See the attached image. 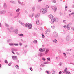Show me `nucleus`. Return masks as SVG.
<instances>
[{
  "mask_svg": "<svg viewBox=\"0 0 74 74\" xmlns=\"http://www.w3.org/2000/svg\"><path fill=\"white\" fill-rule=\"evenodd\" d=\"M73 15V13H72L71 14H70L69 15V16H71V15Z\"/></svg>",
  "mask_w": 74,
  "mask_h": 74,
  "instance_id": "nucleus-47",
  "label": "nucleus"
},
{
  "mask_svg": "<svg viewBox=\"0 0 74 74\" xmlns=\"http://www.w3.org/2000/svg\"><path fill=\"white\" fill-rule=\"evenodd\" d=\"M70 27H69L67 28V29L66 30L67 31V32H69V31L70 30Z\"/></svg>",
  "mask_w": 74,
  "mask_h": 74,
  "instance_id": "nucleus-26",
  "label": "nucleus"
},
{
  "mask_svg": "<svg viewBox=\"0 0 74 74\" xmlns=\"http://www.w3.org/2000/svg\"><path fill=\"white\" fill-rule=\"evenodd\" d=\"M46 73H47V74H50V73L48 72V71H46Z\"/></svg>",
  "mask_w": 74,
  "mask_h": 74,
  "instance_id": "nucleus-32",
  "label": "nucleus"
},
{
  "mask_svg": "<svg viewBox=\"0 0 74 74\" xmlns=\"http://www.w3.org/2000/svg\"><path fill=\"white\" fill-rule=\"evenodd\" d=\"M19 11H20V9H19L18 8L16 10V12H19Z\"/></svg>",
  "mask_w": 74,
  "mask_h": 74,
  "instance_id": "nucleus-29",
  "label": "nucleus"
},
{
  "mask_svg": "<svg viewBox=\"0 0 74 74\" xmlns=\"http://www.w3.org/2000/svg\"><path fill=\"white\" fill-rule=\"evenodd\" d=\"M5 12H6L4 10L1 11L0 12V13H1V14H5Z\"/></svg>",
  "mask_w": 74,
  "mask_h": 74,
  "instance_id": "nucleus-8",
  "label": "nucleus"
},
{
  "mask_svg": "<svg viewBox=\"0 0 74 74\" xmlns=\"http://www.w3.org/2000/svg\"><path fill=\"white\" fill-rule=\"evenodd\" d=\"M59 64V65H60V66H61V65H62V63H60Z\"/></svg>",
  "mask_w": 74,
  "mask_h": 74,
  "instance_id": "nucleus-52",
  "label": "nucleus"
},
{
  "mask_svg": "<svg viewBox=\"0 0 74 74\" xmlns=\"http://www.w3.org/2000/svg\"><path fill=\"white\" fill-rule=\"evenodd\" d=\"M67 6H65V10H67Z\"/></svg>",
  "mask_w": 74,
  "mask_h": 74,
  "instance_id": "nucleus-53",
  "label": "nucleus"
},
{
  "mask_svg": "<svg viewBox=\"0 0 74 74\" xmlns=\"http://www.w3.org/2000/svg\"><path fill=\"white\" fill-rule=\"evenodd\" d=\"M54 35H56V34L57 35V33H56V32H54Z\"/></svg>",
  "mask_w": 74,
  "mask_h": 74,
  "instance_id": "nucleus-50",
  "label": "nucleus"
},
{
  "mask_svg": "<svg viewBox=\"0 0 74 74\" xmlns=\"http://www.w3.org/2000/svg\"><path fill=\"white\" fill-rule=\"evenodd\" d=\"M32 10L34 11V10H35V7H33L32 8Z\"/></svg>",
  "mask_w": 74,
  "mask_h": 74,
  "instance_id": "nucleus-36",
  "label": "nucleus"
},
{
  "mask_svg": "<svg viewBox=\"0 0 74 74\" xmlns=\"http://www.w3.org/2000/svg\"><path fill=\"white\" fill-rule=\"evenodd\" d=\"M63 32H64V33H66V31H64V30L63 31Z\"/></svg>",
  "mask_w": 74,
  "mask_h": 74,
  "instance_id": "nucleus-63",
  "label": "nucleus"
},
{
  "mask_svg": "<svg viewBox=\"0 0 74 74\" xmlns=\"http://www.w3.org/2000/svg\"><path fill=\"white\" fill-rule=\"evenodd\" d=\"M11 3H12V4H14L15 3V2L13 1H10Z\"/></svg>",
  "mask_w": 74,
  "mask_h": 74,
  "instance_id": "nucleus-28",
  "label": "nucleus"
},
{
  "mask_svg": "<svg viewBox=\"0 0 74 74\" xmlns=\"http://www.w3.org/2000/svg\"><path fill=\"white\" fill-rule=\"evenodd\" d=\"M42 38H44V35H43V34H42Z\"/></svg>",
  "mask_w": 74,
  "mask_h": 74,
  "instance_id": "nucleus-48",
  "label": "nucleus"
},
{
  "mask_svg": "<svg viewBox=\"0 0 74 74\" xmlns=\"http://www.w3.org/2000/svg\"><path fill=\"white\" fill-rule=\"evenodd\" d=\"M67 68H66L64 70V71H62V72L64 73H66V72H67Z\"/></svg>",
  "mask_w": 74,
  "mask_h": 74,
  "instance_id": "nucleus-15",
  "label": "nucleus"
},
{
  "mask_svg": "<svg viewBox=\"0 0 74 74\" xmlns=\"http://www.w3.org/2000/svg\"><path fill=\"white\" fill-rule=\"evenodd\" d=\"M47 12V9L46 8H42L40 10V12L41 14H46Z\"/></svg>",
  "mask_w": 74,
  "mask_h": 74,
  "instance_id": "nucleus-2",
  "label": "nucleus"
},
{
  "mask_svg": "<svg viewBox=\"0 0 74 74\" xmlns=\"http://www.w3.org/2000/svg\"><path fill=\"white\" fill-rule=\"evenodd\" d=\"M66 74H71V73L69 72L66 71Z\"/></svg>",
  "mask_w": 74,
  "mask_h": 74,
  "instance_id": "nucleus-30",
  "label": "nucleus"
},
{
  "mask_svg": "<svg viewBox=\"0 0 74 74\" xmlns=\"http://www.w3.org/2000/svg\"><path fill=\"white\" fill-rule=\"evenodd\" d=\"M71 10H69V12H71Z\"/></svg>",
  "mask_w": 74,
  "mask_h": 74,
  "instance_id": "nucleus-60",
  "label": "nucleus"
},
{
  "mask_svg": "<svg viewBox=\"0 0 74 74\" xmlns=\"http://www.w3.org/2000/svg\"><path fill=\"white\" fill-rule=\"evenodd\" d=\"M18 2L19 4L23 6L25 5V3L23 2L21 3L20 2V1H18Z\"/></svg>",
  "mask_w": 74,
  "mask_h": 74,
  "instance_id": "nucleus-7",
  "label": "nucleus"
},
{
  "mask_svg": "<svg viewBox=\"0 0 74 74\" xmlns=\"http://www.w3.org/2000/svg\"><path fill=\"white\" fill-rule=\"evenodd\" d=\"M49 32H50V29H47V31H45V34H47L49 33Z\"/></svg>",
  "mask_w": 74,
  "mask_h": 74,
  "instance_id": "nucleus-6",
  "label": "nucleus"
},
{
  "mask_svg": "<svg viewBox=\"0 0 74 74\" xmlns=\"http://www.w3.org/2000/svg\"><path fill=\"white\" fill-rule=\"evenodd\" d=\"M1 67V64H0V67Z\"/></svg>",
  "mask_w": 74,
  "mask_h": 74,
  "instance_id": "nucleus-64",
  "label": "nucleus"
},
{
  "mask_svg": "<svg viewBox=\"0 0 74 74\" xmlns=\"http://www.w3.org/2000/svg\"><path fill=\"white\" fill-rule=\"evenodd\" d=\"M12 53H13V54H14V55H15V53L13 51H12Z\"/></svg>",
  "mask_w": 74,
  "mask_h": 74,
  "instance_id": "nucleus-54",
  "label": "nucleus"
},
{
  "mask_svg": "<svg viewBox=\"0 0 74 74\" xmlns=\"http://www.w3.org/2000/svg\"><path fill=\"white\" fill-rule=\"evenodd\" d=\"M5 25L6 26H7V27H8V26H9V25H8V24H7L6 23H5Z\"/></svg>",
  "mask_w": 74,
  "mask_h": 74,
  "instance_id": "nucleus-42",
  "label": "nucleus"
},
{
  "mask_svg": "<svg viewBox=\"0 0 74 74\" xmlns=\"http://www.w3.org/2000/svg\"><path fill=\"white\" fill-rule=\"evenodd\" d=\"M49 49H46V51L45 52V54H47V53L49 52Z\"/></svg>",
  "mask_w": 74,
  "mask_h": 74,
  "instance_id": "nucleus-9",
  "label": "nucleus"
},
{
  "mask_svg": "<svg viewBox=\"0 0 74 74\" xmlns=\"http://www.w3.org/2000/svg\"><path fill=\"white\" fill-rule=\"evenodd\" d=\"M66 41H69V37H67L66 39Z\"/></svg>",
  "mask_w": 74,
  "mask_h": 74,
  "instance_id": "nucleus-35",
  "label": "nucleus"
},
{
  "mask_svg": "<svg viewBox=\"0 0 74 74\" xmlns=\"http://www.w3.org/2000/svg\"><path fill=\"white\" fill-rule=\"evenodd\" d=\"M36 24L37 25H39V24H40V23H39V20H37L36 21Z\"/></svg>",
  "mask_w": 74,
  "mask_h": 74,
  "instance_id": "nucleus-17",
  "label": "nucleus"
},
{
  "mask_svg": "<svg viewBox=\"0 0 74 74\" xmlns=\"http://www.w3.org/2000/svg\"><path fill=\"white\" fill-rule=\"evenodd\" d=\"M64 56L65 58H66L67 57V56H66V54L65 53H63Z\"/></svg>",
  "mask_w": 74,
  "mask_h": 74,
  "instance_id": "nucleus-31",
  "label": "nucleus"
},
{
  "mask_svg": "<svg viewBox=\"0 0 74 74\" xmlns=\"http://www.w3.org/2000/svg\"><path fill=\"white\" fill-rule=\"evenodd\" d=\"M19 45L20 46H22V43H19Z\"/></svg>",
  "mask_w": 74,
  "mask_h": 74,
  "instance_id": "nucleus-58",
  "label": "nucleus"
},
{
  "mask_svg": "<svg viewBox=\"0 0 74 74\" xmlns=\"http://www.w3.org/2000/svg\"><path fill=\"white\" fill-rule=\"evenodd\" d=\"M39 16H40V14H38L37 15H36L35 18H36V19H38V18H39Z\"/></svg>",
  "mask_w": 74,
  "mask_h": 74,
  "instance_id": "nucleus-14",
  "label": "nucleus"
},
{
  "mask_svg": "<svg viewBox=\"0 0 74 74\" xmlns=\"http://www.w3.org/2000/svg\"><path fill=\"white\" fill-rule=\"evenodd\" d=\"M15 67L16 69H19V66L18 65L16 66Z\"/></svg>",
  "mask_w": 74,
  "mask_h": 74,
  "instance_id": "nucleus-21",
  "label": "nucleus"
},
{
  "mask_svg": "<svg viewBox=\"0 0 74 74\" xmlns=\"http://www.w3.org/2000/svg\"><path fill=\"white\" fill-rule=\"evenodd\" d=\"M69 26L68 25H65L64 26V27L65 29H66V28H68L69 27Z\"/></svg>",
  "mask_w": 74,
  "mask_h": 74,
  "instance_id": "nucleus-12",
  "label": "nucleus"
},
{
  "mask_svg": "<svg viewBox=\"0 0 74 74\" xmlns=\"http://www.w3.org/2000/svg\"><path fill=\"white\" fill-rule=\"evenodd\" d=\"M39 56H40L41 57V56H42V53H40L39 54Z\"/></svg>",
  "mask_w": 74,
  "mask_h": 74,
  "instance_id": "nucleus-24",
  "label": "nucleus"
},
{
  "mask_svg": "<svg viewBox=\"0 0 74 74\" xmlns=\"http://www.w3.org/2000/svg\"><path fill=\"white\" fill-rule=\"evenodd\" d=\"M14 45H15V46H18L19 45V44H14Z\"/></svg>",
  "mask_w": 74,
  "mask_h": 74,
  "instance_id": "nucleus-39",
  "label": "nucleus"
},
{
  "mask_svg": "<svg viewBox=\"0 0 74 74\" xmlns=\"http://www.w3.org/2000/svg\"><path fill=\"white\" fill-rule=\"evenodd\" d=\"M49 17L50 18L51 21V23H53L54 22H57L56 20H58V18L56 19L54 17V16H53L52 15H50L49 16Z\"/></svg>",
  "mask_w": 74,
  "mask_h": 74,
  "instance_id": "nucleus-1",
  "label": "nucleus"
},
{
  "mask_svg": "<svg viewBox=\"0 0 74 74\" xmlns=\"http://www.w3.org/2000/svg\"><path fill=\"white\" fill-rule=\"evenodd\" d=\"M44 64H48V62H44Z\"/></svg>",
  "mask_w": 74,
  "mask_h": 74,
  "instance_id": "nucleus-55",
  "label": "nucleus"
},
{
  "mask_svg": "<svg viewBox=\"0 0 74 74\" xmlns=\"http://www.w3.org/2000/svg\"><path fill=\"white\" fill-rule=\"evenodd\" d=\"M34 14V13L32 14V15H29V17H30V18H32V17L33 16Z\"/></svg>",
  "mask_w": 74,
  "mask_h": 74,
  "instance_id": "nucleus-18",
  "label": "nucleus"
},
{
  "mask_svg": "<svg viewBox=\"0 0 74 74\" xmlns=\"http://www.w3.org/2000/svg\"><path fill=\"white\" fill-rule=\"evenodd\" d=\"M52 2H53V3H55V4H56V1H52Z\"/></svg>",
  "mask_w": 74,
  "mask_h": 74,
  "instance_id": "nucleus-38",
  "label": "nucleus"
},
{
  "mask_svg": "<svg viewBox=\"0 0 74 74\" xmlns=\"http://www.w3.org/2000/svg\"><path fill=\"white\" fill-rule=\"evenodd\" d=\"M71 29L72 30H73L74 31V27H72Z\"/></svg>",
  "mask_w": 74,
  "mask_h": 74,
  "instance_id": "nucleus-43",
  "label": "nucleus"
},
{
  "mask_svg": "<svg viewBox=\"0 0 74 74\" xmlns=\"http://www.w3.org/2000/svg\"><path fill=\"white\" fill-rule=\"evenodd\" d=\"M28 27L29 29H32V24H29L28 25Z\"/></svg>",
  "mask_w": 74,
  "mask_h": 74,
  "instance_id": "nucleus-10",
  "label": "nucleus"
},
{
  "mask_svg": "<svg viewBox=\"0 0 74 74\" xmlns=\"http://www.w3.org/2000/svg\"><path fill=\"white\" fill-rule=\"evenodd\" d=\"M18 29H16V30L14 31V32L16 34H17L18 33Z\"/></svg>",
  "mask_w": 74,
  "mask_h": 74,
  "instance_id": "nucleus-19",
  "label": "nucleus"
},
{
  "mask_svg": "<svg viewBox=\"0 0 74 74\" xmlns=\"http://www.w3.org/2000/svg\"><path fill=\"white\" fill-rule=\"evenodd\" d=\"M40 30H42H42H43V29H42V27H40Z\"/></svg>",
  "mask_w": 74,
  "mask_h": 74,
  "instance_id": "nucleus-49",
  "label": "nucleus"
},
{
  "mask_svg": "<svg viewBox=\"0 0 74 74\" xmlns=\"http://www.w3.org/2000/svg\"><path fill=\"white\" fill-rule=\"evenodd\" d=\"M28 25H29V23H27L25 25L26 27H28L29 26Z\"/></svg>",
  "mask_w": 74,
  "mask_h": 74,
  "instance_id": "nucleus-23",
  "label": "nucleus"
},
{
  "mask_svg": "<svg viewBox=\"0 0 74 74\" xmlns=\"http://www.w3.org/2000/svg\"><path fill=\"white\" fill-rule=\"evenodd\" d=\"M42 0H39L38 1V2H40V1H41Z\"/></svg>",
  "mask_w": 74,
  "mask_h": 74,
  "instance_id": "nucleus-61",
  "label": "nucleus"
},
{
  "mask_svg": "<svg viewBox=\"0 0 74 74\" xmlns=\"http://www.w3.org/2000/svg\"><path fill=\"white\" fill-rule=\"evenodd\" d=\"M12 58L13 60H16L18 59V58L17 57L15 56H12Z\"/></svg>",
  "mask_w": 74,
  "mask_h": 74,
  "instance_id": "nucleus-5",
  "label": "nucleus"
},
{
  "mask_svg": "<svg viewBox=\"0 0 74 74\" xmlns=\"http://www.w3.org/2000/svg\"><path fill=\"white\" fill-rule=\"evenodd\" d=\"M11 64H12V63H9L8 64V66H11Z\"/></svg>",
  "mask_w": 74,
  "mask_h": 74,
  "instance_id": "nucleus-41",
  "label": "nucleus"
},
{
  "mask_svg": "<svg viewBox=\"0 0 74 74\" xmlns=\"http://www.w3.org/2000/svg\"><path fill=\"white\" fill-rule=\"evenodd\" d=\"M42 60H43V61H45V58H42Z\"/></svg>",
  "mask_w": 74,
  "mask_h": 74,
  "instance_id": "nucleus-37",
  "label": "nucleus"
},
{
  "mask_svg": "<svg viewBox=\"0 0 74 74\" xmlns=\"http://www.w3.org/2000/svg\"><path fill=\"white\" fill-rule=\"evenodd\" d=\"M63 22L64 23H66V21L65 20H63Z\"/></svg>",
  "mask_w": 74,
  "mask_h": 74,
  "instance_id": "nucleus-44",
  "label": "nucleus"
},
{
  "mask_svg": "<svg viewBox=\"0 0 74 74\" xmlns=\"http://www.w3.org/2000/svg\"><path fill=\"white\" fill-rule=\"evenodd\" d=\"M59 52H60V53H61L62 52H61V51L59 50Z\"/></svg>",
  "mask_w": 74,
  "mask_h": 74,
  "instance_id": "nucleus-62",
  "label": "nucleus"
},
{
  "mask_svg": "<svg viewBox=\"0 0 74 74\" xmlns=\"http://www.w3.org/2000/svg\"><path fill=\"white\" fill-rule=\"evenodd\" d=\"M19 23H20L21 24L22 26H25V24L24 23H22L21 21H19Z\"/></svg>",
  "mask_w": 74,
  "mask_h": 74,
  "instance_id": "nucleus-13",
  "label": "nucleus"
},
{
  "mask_svg": "<svg viewBox=\"0 0 74 74\" xmlns=\"http://www.w3.org/2000/svg\"><path fill=\"white\" fill-rule=\"evenodd\" d=\"M45 49H46V48H40L39 49V51L40 52H42L45 51Z\"/></svg>",
  "mask_w": 74,
  "mask_h": 74,
  "instance_id": "nucleus-4",
  "label": "nucleus"
},
{
  "mask_svg": "<svg viewBox=\"0 0 74 74\" xmlns=\"http://www.w3.org/2000/svg\"><path fill=\"white\" fill-rule=\"evenodd\" d=\"M51 28H52V29H54L55 28V26H53L51 27Z\"/></svg>",
  "mask_w": 74,
  "mask_h": 74,
  "instance_id": "nucleus-46",
  "label": "nucleus"
},
{
  "mask_svg": "<svg viewBox=\"0 0 74 74\" xmlns=\"http://www.w3.org/2000/svg\"><path fill=\"white\" fill-rule=\"evenodd\" d=\"M30 69L31 71H33V68H30Z\"/></svg>",
  "mask_w": 74,
  "mask_h": 74,
  "instance_id": "nucleus-51",
  "label": "nucleus"
},
{
  "mask_svg": "<svg viewBox=\"0 0 74 74\" xmlns=\"http://www.w3.org/2000/svg\"><path fill=\"white\" fill-rule=\"evenodd\" d=\"M11 50L12 51H15V52H16L17 51V49L14 48L12 49Z\"/></svg>",
  "mask_w": 74,
  "mask_h": 74,
  "instance_id": "nucleus-11",
  "label": "nucleus"
},
{
  "mask_svg": "<svg viewBox=\"0 0 74 74\" xmlns=\"http://www.w3.org/2000/svg\"><path fill=\"white\" fill-rule=\"evenodd\" d=\"M47 61H50V58H47Z\"/></svg>",
  "mask_w": 74,
  "mask_h": 74,
  "instance_id": "nucleus-33",
  "label": "nucleus"
},
{
  "mask_svg": "<svg viewBox=\"0 0 74 74\" xmlns=\"http://www.w3.org/2000/svg\"><path fill=\"white\" fill-rule=\"evenodd\" d=\"M71 50V49H69L68 50L67 49L66 51H70Z\"/></svg>",
  "mask_w": 74,
  "mask_h": 74,
  "instance_id": "nucleus-40",
  "label": "nucleus"
},
{
  "mask_svg": "<svg viewBox=\"0 0 74 74\" xmlns=\"http://www.w3.org/2000/svg\"><path fill=\"white\" fill-rule=\"evenodd\" d=\"M19 14H20V13H17V15L15 17V18H17V17H18V16H19Z\"/></svg>",
  "mask_w": 74,
  "mask_h": 74,
  "instance_id": "nucleus-22",
  "label": "nucleus"
},
{
  "mask_svg": "<svg viewBox=\"0 0 74 74\" xmlns=\"http://www.w3.org/2000/svg\"><path fill=\"white\" fill-rule=\"evenodd\" d=\"M59 74H62V72L61 71H60L59 72Z\"/></svg>",
  "mask_w": 74,
  "mask_h": 74,
  "instance_id": "nucleus-59",
  "label": "nucleus"
},
{
  "mask_svg": "<svg viewBox=\"0 0 74 74\" xmlns=\"http://www.w3.org/2000/svg\"><path fill=\"white\" fill-rule=\"evenodd\" d=\"M9 45L10 46H12V45H14V44L12 43H10L9 44Z\"/></svg>",
  "mask_w": 74,
  "mask_h": 74,
  "instance_id": "nucleus-34",
  "label": "nucleus"
},
{
  "mask_svg": "<svg viewBox=\"0 0 74 74\" xmlns=\"http://www.w3.org/2000/svg\"><path fill=\"white\" fill-rule=\"evenodd\" d=\"M19 36H21V37H22V36H23V34H18Z\"/></svg>",
  "mask_w": 74,
  "mask_h": 74,
  "instance_id": "nucleus-25",
  "label": "nucleus"
},
{
  "mask_svg": "<svg viewBox=\"0 0 74 74\" xmlns=\"http://www.w3.org/2000/svg\"><path fill=\"white\" fill-rule=\"evenodd\" d=\"M53 42L54 43H57V42H58V41L56 40L55 39L54 40H53Z\"/></svg>",
  "mask_w": 74,
  "mask_h": 74,
  "instance_id": "nucleus-16",
  "label": "nucleus"
},
{
  "mask_svg": "<svg viewBox=\"0 0 74 74\" xmlns=\"http://www.w3.org/2000/svg\"><path fill=\"white\" fill-rule=\"evenodd\" d=\"M37 42V40H34L33 41V43L34 44H36Z\"/></svg>",
  "mask_w": 74,
  "mask_h": 74,
  "instance_id": "nucleus-27",
  "label": "nucleus"
},
{
  "mask_svg": "<svg viewBox=\"0 0 74 74\" xmlns=\"http://www.w3.org/2000/svg\"><path fill=\"white\" fill-rule=\"evenodd\" d=\"M4 8H7V5L5 3H4Z\"/></svg>",
  "mask_w": 74,
  "mask_h": 74,
  "instance_id": "nucleus-20",
  "label": "nucleus"
},
{
  "mask_svg": "<svg viewBox=\"0 0 74 74\" xmlns=\"http://www.w3.org/2000/svg\"><path fill=\"white\" fill-rule=\"evenodd\" d=\"M46 8H49V6L48 5H46Z\"/></svg>",
  "mask_w": 74,
  "mask_h": 74,
  "instance_id": "nucleus-45",
  "label": "nucleus"
},
{
  "mask_svg": "<svg viewBox=\"0 0 74 74\" xmlns=\"http://www.w3.org/2000/svg\"><path fill=\"white\" fill-rule=\"evenodd\" d=\"M5 63H8L7 61V60H5Z\"/></svg>",
  "mask_w": 74,
  "mask_h": 74,
  "instance_id": "nucleus-56",
  "label": "nucleus"
},
{
  "mask_svg": "<svg viewBox=\"0 0 74 74\" xmlns=\"http://www.w3.org/2000/svg\"><path fill=\"white\" fill-rule=\"evenodd\" d=\"M72 13V15H73V17H74V12H73Z\"/></svg>",
  "mask_w": 74,
  "mask_h": 74,
  "instance_id": "nucleus-57",
  "label": "nucleus"
},
{
  "mask_svg": "<svg viewBox=\"0 0 74 74\" xmlns=\"http://www.w3.org/2000/svg\"><path fill=\"white\" fill-rule=\"evenodd\" d=\"M51 8L54 12H56V11L57 10V7L56 6H51Z\"/></svg>",
  "mask_w": 74,
  "mask_h": 74,
  "instance_id": "nucleus-3",
  "label": "nucleus"
}]
</instances>
